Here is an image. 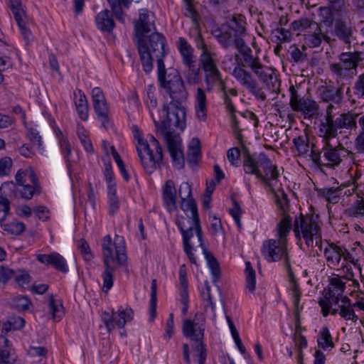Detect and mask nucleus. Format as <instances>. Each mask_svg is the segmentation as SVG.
Masks as SVG:
<instances>
[{
	"instance_id": "1",
	"label": "nucleus",
	"mask_w": 364,
	"mask_h": 364,
	"mask_svg": "<svg viewBox=\"0 0 364 364\" xmlns=\"http://www.w3.org/2000/svg\"><path fill=\"white\" fill-rule=\"evenodd\" d=\"M268 187L274 196V202L281 211L282 218L276 228L277 238L265 240L262 244V254L264 259L270 262L284 259L292 290L294 306L298 309L301 291L291 268L287 252V236L292 228L291 218L288 214L289 209V200L281 183H268Z\"/></svg>"
},
{
	"instance_id": "2",
	"label": "nucleus",
	"mask_w": 364,
	"mask_h": 364,
	"mask_svg": "<svg viewBox=\"0 0 364 364\" xmlns=\"http://www.w3.org/2000/svg\"><path fill=\"white\" fill-rule=\"evenodd\" d=\"M163 112L166 114V118L161 123L154 118L157 134L164 138L174 164L178 167H182L184 164V157L181 138L174 132V129L178 128L183 131L186 127L185 109L180 105L171 102L167 106H163Z\"/></svg>"
},
{
	"instance_id": "3",
	"label": "nucleus",
	"mask_w": 364,
	"mask_h": 364,
	"mask_svg": "<svg viewBox=\"0 0 364 364\" xmlns=\"http://www.w3.org/2000/svg\"><path fill=\"white\" fill-rule=\"evenodd\" d=\"M102 248L105 267L102 275L103 279L102 290L107 292L113 285V272L116 268L114 263L124 265L127 262V257L124 237L115 235L112 240L110 235H106L103 238Z\"/></svg>"
},
{
	"instance_id": "4",
	"label": "nucleus",
	"mask_w": 364,
	"mask_h": 364,
	"mask_svg": "<svg viewBox=\"0 0 364 364\" xmlns=\"http://www.w3.org/2000/svg\"><path fill=\"white\" fill-rule=\"evenodd\" d=\"M137 48L140 60L145 73H149L153 69V60L156 59L157 68L161 73L164 68L165 56V38L156 32H152L148 37L142 36L137 38Z\"/></svg>"
},
{
	"instance_id": "5",
	"label": "nucleus",
	"mask_w": 364,
	"mask_h": 364,
	"mask_svg": "<svg viewBox=\"0 0 364 364\" xmlns=\"http://www.w3.org/2000/svg\"><path fill=\"white\" fill-rule=\"evenodd\" d=\"M356 117L350 112L341 113L334 105L329 104L320 121L319 136L323 140H331L338 136V129L355 128Z\"/></svg>"
},
{
	"instance_id": "6",
	"label": "nucleus",
	"mask_w": 364,
	"mask_h": 364,
	"mask_svg": "<svg viewBox=\"0 0 364 364\" xmlns=\"http://www.w3.org/2000/svg\"><path fill=\"white\" fill-rule=\"evenodd\" d=\"M291 29L298 31V36L303 33L304 45L302 46V49L304 50L306 49V46L314 48L319 47L323 41L330 44L336 41L327 30L322 28L321 23L306 17L294 21L291 23Z\"/></svg>"
},
{
	"instance_id": "7",
	"label": "nucleus",
	"mask_w": 364,
	"mask_h": 364,
	"mask_svg": "<svg viewBox=\"0 0 364 364\" xmlns=\"http://www.w3.org/2000/svg\"><path fill=\"white\" fill-rule=\"evenodd\" d=\"M134 137L137 140L136 150L145 171L151 174L162 164V148L159 141L151 136L150 143L144 140L137 127H132Z\"/></svg>"
},
{
	"instance_id": "8",
	"label": "nucleus",
	"mask_w": 364,
	"mask_h": 364,
	"mask_svg": "<svg viewBox=\"0 0 364 364\" xmlns=\"http://www.w3.org/2000/svg\"><path fill=\"white\" fill-rule=\"evenodd\" d=\"M205 325V316L203 314L197 313L193 319H185L182 326L183 334L191 340L193 350L198 358V364H205L207 356L203 341Z\"/></svg>"
},
{
	"instance_id": "9",
	"label": "nucleus",
	"mask_w": 364,
	"mask_h": 364,
	"mask_svg": "<svg viewBox=\"0 0 364 364\" xmlns=\"http://www.w3.org/2000/svg\"><path fill=\"white\" fill-rule=\"evenodd\" d=\"M243 168L246 174L255 176L259 181L267 182L269 180H278L279 171L264 154L258 157L251 156L248 152L243 159Z\"/></svg>"
},
{
	"instance_id": "10",
	"label": "nucleus",
	"mask_w": 364,
	"mask_h": 364,
	"mask_svg": "<svg viewBox=\"0 0 364 364\" xmlns=\"http://www.w3.org/2000/svg\"><path fill=\"white\" fill-rule=\"evenodd\" d=\"M338 60L339 62L329 65V70L336 77L337 83L357 75V68L363 65L364 53L357 50L343 52L338 55Z\"/></svg>"
},
{
	"instance_id": "11",
	"label": "nucleus",
	"mask_w": 364,
	"mask_h": 364,
	"mask_svg": "<svg viewBox=\"0 0 364 364\" xmlns=\"http://www.w3.org/2000/svg\"><path fill=\"white\" fill-rule=\"evenodd\" d=\"M293 231L296 238L299 240L303 239L308 247L314 245V240L316 245L321 242V229L317 216L301 214L294 220Z\"/></svg>"
},
{
	"instance_id": "12",
	"label": "nucleus",
	"mask_w": 364,
	"mask_h": 364,
	"mask_svg": "<svg viewBox=\"0 0 364 364\" xmlns=\"http://www.w3.org/2000/svg\"><path fill=\"white\" fill-rule=\"evenodd\" d=\"M161 71L160 73L158 70V77L161 86L169 93L173 104L181 105L188 97V92L181 75L176 70H170L166 75L165 67L161 69Z\"/></svg>"
},
{
	"instance_id": "13",
	"label": "nucleus",
	"mask_w": 364,
	"mask_h": 364,
	"mask_svg": "<svg viewBox=\"0 0 364 364\" xmlns=\"http://www.w3.org/2000/svg\"><path fill=\"white\" fill-rule=\"evenodd\" d=\"M344 279L346 277H341L338 275L331 278L328 289L325 291L323 296L318 300V304L324 317L329 314L332 304H338L341 299L345 296H343L346 289Z\"/></svg>"
},
{
	"instance_id": "14",
	"label": "nucleus",
	"mask_w": 364,
	"mask_h": 364,
	"mask_svg": "<svg viewBox=\"0 0 364 364\" xmlns=\"http://www.w3.org/2000/svg\"><path fill=\"white\" fill-rule=\"evenodd\" d=\"M197 46L201 50L199 61L205 73V82L209 86V84H213L216 80L220 79V71L218 67L217 54L208 48L203 39H200Z\"/></svg>"
},
{
	"instance_id": "15",
	"label": "nucleus",
	"mask_w": 364,
	"mask_h": 364,
	"mask_svg": "<svg viewBox=\"0 0 364 364\" xmlns=\"http://www.w3.org/2000/svg\"><path fill=\"white\" fill-rule=\"evenodd\" d=\"M235 58L237 62V65L232 70L233 77L257 99L264 101L267 98L266 95L262 89L258 86L257 80L254 79L252 74L245 69L247 67L243 65V60L238 54H235Z\"/></svg>"
},
{
	"instance_id": "16",
	"label": "nucleus",
	"mask_w": 364,
	"mask_h": 364,
	"mask_svg": "<svg viewBox=\"0 0 364 364\" xmlns=\"http://www.w3.org/2000/svg\"><path fill=\"white\" fill-rule=\"evenodd\" d=\"M289 92V105L293 111L301 112L305 119L317 118L319 114V105L316 101L301 97L293 85L290 86Z\"/></svg>"
},
{
	"instance_id": "17",
	"label": "nucleus",
	"mask_w": 364,
	"mask_h": 364,
	"mask_svg": "<svg viewBox=\"0 0 364 364\" xmlns=\"http://www.w3.org/2000/svg\"><path fill=\"white\" fill-rule=\"evenodd\" d=\"M243 65L249 68L257 78L267 84L272 85L274 87V82L277 81V77L273 70L263 65L258 56L251 55L243 60Z\"/></svg>"
},
{
	"instance_id": "18",
	"label": "nucleus",
	"mask_w": 364,
	"mask_h": 364,
	"mask_svg": "<svg viewBox=\"0 0 364 364\" xmlns=\"http://www.w3.org/2000/svg\"><path fill=\"white\" fill-rule=\"evenodd\" d=\"M325 144L322 149L323 159L326 161L325 165L328 166H336L341 164L343 158L350 157L353 159V153L339 144L338 146H333L330 144V140H323Z\"/></svg>"
},
{
	"instance_id": "19",
	"label": "nucleus",
	"mask_w": 364,
	"mask_h": 364,
	"mask_svg": "<svg viewBox=\"0 0 364 364\" xmlns=\"http://www.w3.org/2000/svg\"><path fill=\"white\" fill-rule=\"evenodd\" d=\"M176 224L181 232L194 228L196 240L200 245H202V228L198 214L179 215L176 219Z\"/></svg>"
},
{
	"instance_id": "20",
	"label": "nucleus",
	"mask_w": 364,
	"mask_h": 364,
	"mask_svg": "<svg viewBox=\"0 0 364 364\" xmlns=\"http://www.w3.org/2000/svg\"><path fill=\"white\" fill-rule=\"evenodd\" d=\"M134 23L136 39L156 31L154 18L146 9L140 11L139 19L136 20Z\"/></svg>"
},
{
	"instance_id": "21",
	"label": "nucleus",
	"mask_w": 364,
	"mask_h": 364,
	"mask_svg": "<svg viewBox=\"0 0 364 364\" xmlns=\"http://www.w3.org/2000/svg\"><path fill=\"white\" fill-rule=\"evenodd\" d=\"M132 316L133 311L132 309L113 312L111 316L108 313H105L103 321L108 331H111L115 326L119 328L124 327L127 321L132 319Z\"/></svg>"
},
{
	"instance_id": "22",
	"label": "nucleus",
	"mask_w": 364,
	"mask_h": 364,
	"mask_svg": "<svg viewBox=\"0 0 364 364\" xmlns=\"http://www.w3.org/2000/svg\"><path fill=\"white\" fill-rule=\"evenodd\" d=\"M355 27L344 20L337 19L333 23L334 36L344 44L350 46L351 42L355 39Z\"/></svg>"
},
{
	"instance_id": "23",
	"label": "nucleus",
	"mask_w": 364,
	"mask_h": 364,
	"mask_svg": "<svg viewBox=\"0 0 364 364\" xmlns=\"http://www.w3.org/2000/svg\"><path fill=\"white\" fill-rule=\"evenodd\" d=\"M92 97L95 111L98 117L101 119L103 127H105L106 123L109 121V109L102 90L99 87H95L92 91Z\"/></svg>"
},
{
	"instance_id": "24",
	"label": "nucleus",
	"mask_w": 364,
	"mask_h": 364,
	"mask_svg": "<svg viewBox=\"0 0 364 364\" xmlns=\"http://www.w3.org/2000/svg\"><path fill=\"white\" fill-rule=\"evenodd\" d=\"M324 257L326 259L327 265L333 269L337 267H346V265L342 262L343 250L342 248L334 243H327L323 250Z\"/></svg>"
},
{
	"instance_id": "25",
	"label": "nucleus",
	"mask_w": 364,
	"mask_h": 364,
	"mask_svg": "<svg viewBox=\"0 0 364 364\" xmlns=\"http://www.w3.org/2000/svg\"><path fill=\"white\" fill-rule=\"evenodd\" d=\"M10 7L14 14L15 20L21 29V34L24 39L28 41L31 36V31L26 26V15L21 8L20 0H9Z\"/></svg>"
},
{
	"instance_id": "26",
	"label": "nucleus",
	"mask_w": 364,
	"mask_h": 364,
	"mask_svg": "<svg viewBox=\"0 0 364 364\" xmlns=\"http://www.w3.org/2000/svg\"><path fill=\"white\" fill-rule=\"evenodd\" d=\"M319 97L324 102L329 104L340 105L343 99V87H338L329 85L322 87L319 90Z\"/></svg>"
},
{
	"instance_id": "27",
	"label": "nucleus",
	"mask_w": 364,
	"mask_h": 364,
	"mask_svg": "<svg viewBox=\"0 0 364 364\" xmlns=\"http://www.w3.org/2000/svg\"><path fill=\"white\" fill-rule=\"evenodd\" d=\"M37 259L46 265H51L55 269L65 273L68 271L66 260L58 252H53L50 254H39Z\"/></svg>"
},
{
	"instance_id": "28",
	"label": "nucleus",
	"mask_w": 364,
	"mask_h": 364,
	"mask_svg": "<svg viewBox=\"0 0 364 364\" xmlns=\"http://www.w3.org/2000/svg\"><path fill=\"white\" fill-rule=\"evenodd\" d=\"M181 233L183 235L184 251L188 255L190 262L193 264H196V260L195 257L193 256L192 250H193L194 247L197 246L201 247V248L203 249V247H205L203 244V240H202V245H200L199 242H197V240H196V233L194 232V228L182 231Z\"/></svg>"
},
{
	"instance_id": "29",
	"label": "nucleus",
	"mask_w": 364,
	"mask_h": 364,
	"mask_svg": "<svg viewBox=\"0 0 364 364\" xmlns=\"http://www.w3.org/2000/svg\"><path fill=\"white\" fill-rule=\"evenodd\" d=\"M162 198L166 210L172 213L177 210V189L174 183H166L163 188Z\"/></svg>"
},
{
	"instance_id": "30",
	"label": "nucleus",
	"mask_w": 364,
	"mask_h": 364,
	"mask_svg": "<svg viewBox=\"0 0 364 364\" xmlns=\"http://www.w3.org/2000/svg\"><path fill=\"white\" fill-rule=\"evenodd\" d=\"M195 112L196 117L200 121H205L207 118V97L205 91L198 87L195 95Z\"/></svg>"
},
{
	"instance_id": "31",
	"label": "nucleus",
	"mask_w": 364,
	"mask_h": 364,
	"mask_svg": "<svg viewBox=\"0 0 364 364\" xmlns=\"http://www.w3.org/2000/svg\"><path fill=\"white\" fill-rule=\"evenodd\" d=\"M360 185L357 183L352 188L353 193H355L358 199L353 203V205L346 210V214L350 217L358 218L364 215V193L359 190Z\"/></svg>"
},
{
	"instance_id": "32",
	"label": "nucleus",
	"mask_w": 364,
	"mask_h": 364,
	"mask_svg": "<svg viewBox=\"0 0 364 364\" xmlns=\"http://www.w3.org/2000/svg\"><path fill=\"white\" fill-rule=\"evenodd\" d=\"M345 184H341L338 187H328L318 188L315 187L318 196L324 198L328 202L332 203H337L340 196L343 194V189L345 188Z\"/></svg>"
},
{
	"instance_id": "33",
	"label": "nucleus",
	"mask_w": 364,
	"mask_h": 364,
	"mask_svg": "<svg viewBox=\"0 0 364 364\" xmlns=\"http://www.w3.org/2000/svg\"><path fill=\"white\" fill-rule=\"evenodd\" d=\"M340 310V316L345 321H350L353 323H356L359 320L351 301L348 296H344L341 299Z\"/></svg>"
},
{
	"instance_id": "34",
	"label": "nucleus",
	"mask_w": 364,
	"mask_h": 364,
	"mask_svg": "<svg viewBox=\"0 0 364 364\" xmlns=\"http://www.w3.org/2000/svg\"><path fill=\"white\" fill-rule=\"evenodd\" d=\"M0 343L4 347L0 349V364H14L18 357L14 353H11L9 348V339L0 336Z\"/></svg>"
},
{
	"instance_id": "35",
	"label": "nucleus",
	"mask_w": 364,
	"mask_h": 364,
	"mask_svg": "<svg viewBox=\"0 0 364 364\" xmlns=\"http://www.w3.org/2000/svg\"><path fill=\"white\" fill-rule=\"evenodd\" d=\"M96 23L97 28L102 31H111L114 23L110 16V11L108 9L100 12L96 16Z\"/></svg>"
},
{
	"instance_id": "36",
	"label": "nucleus",
	"mask_w": 364,
	"mask_h": 364,
	"mask_svg": "<svg viewBox=\"0 0 364 364\" xmlns=\"http://www.w3.org/2000/svg\"><path fill=\"white\" fill-rule=\"evenodd\" d=\"M14 189L20 196L26 200L31 199L36 193H40V186L37 183L25 184V183H14Z\"/></svg>"
},
{
	"instance_id": "37",
	"label": "nucleus",
	"mask_w": 364,
	"mask_h": 364,
	"mask_svg": "<svg viewBox=\"0 0 364 364\" xmlns=\"http://www.w3.org/2000/svg\"><path fill=\"white\" fill-rule=\"evenodd\" d=\"M75 97L78 99L75 101V106L79 117L82 120H87L88 117V105L85 94L81 90L75 92Z\"/></svg>"
},
{
	"instance_id": "38",
	"label": "nucleus",
	"mask_w": 364,
	"mask_h": 364,
	"mask_svg": "<svg viewBox=\"0 0 364 364\" xmlns=\"http://www.w3.org/2000/svg\"><path fill=\"white\" fill-rule=\"evenodd\" d=\"M9 183L3 184L0 187V223L5 220L10 213V202L6 198L7 193L6 189Z\"/></svg>"
},
{
	"instance_id": "39",
	"label": "nucleus",
	"mask_w": 364,
	"mask_h": 364,
	"mask_svg": "<svg viewBox=\"0 0 364 364\" xmlns=\"http://www.w3.org/2000/svg\"><path fill=\"white\" fill-rule=\"evenodd\" d=\"M318 346L323 350H331L334 347L331 334L327 327H323L317 338Z\"/></svg>"
},
{
	"instance_id": "40",
	"label": "nucleus",
	"mask_w": 364,
	"mask_h": 364,
	"mask_svg": "<svg viewBox=\"0 0 364 364\" xmlns=\"http://www.w3.org/2000/svg\"><path fill=\"white\" fill-rule=\"evenodd\" d=\"M179 50L183 56V63L186 65L196 63L193 59V49L183 38H180L179 41Z\"/></svg>"
},
{
	"instance_id": "41",
	"label": "nucleus",
	"mask_w": 364,
	"mask_h": 364,
	"mask_svg": "<svg viewBox=\"0 0 364 364\" xmlns=\"http://www.w3.org/2000/svg\"><path fill=\"white\" fill-rule=\"evenodd\" d=\"M110 150H111V154L117 164L120 173H122V175L123 176L124 180H125V181H129V180L137 181L138 178H137L136 174L134 173H133L134 177H132L131 173L126 169L125 165H124L122 159H121L120 155L118 154V152L117 151V150L115 149L114 146H112L110 147Z\"/></svg>"
},
{
	"instance_id": "42",
	"label": "nucleus",
	"mask_w": 364,
	"mask_h": 364,
	"mask_svg": "<svg viewBox=\"0 0 364 364\" xmlns=\"http://www.w3.org/2000/svg\"><path fill=\"white\" fill-rule=\"evenodd\" d=\"M339 11H336L331 5L329 6L321 7L318 11L321 23H323L328 26H331L335 20V13Z\"/></svg>"
},
{
	"instance_id": "43",
	"label": "nucleus",
	"mask_w": 364,
	"mask_h": 364,
	"mask_svg": "<svg viewBox=\"0 0 364 364\" xmlns=\"http://www.w3.org/2000/svg\"><path fill=\"white\" fill-rule=\"evenodd\" d=\"M133 0H107L115 17L119 21H123L122 6L129 7Z\"/></svg>"
},
{
	"instance_id": "44",
	"label": "nucleus",
	"mask_w": 364,
	"mask_h": 364,
	"mask_svg": "<svg viewBox=\"0 0 364 364\" xmlns=\"http://www.w3.org/2000/svg\"><path fill=\"white\" fill-rule=\"evenodd\" d=\"M48 306L50 311L52 314L53 319L55 321H59L63 314V306L61 303L57 302L53 295L48 296Z\"/></svg>"
},
{
	"instance_id": "45",
	"label": "nucleus",
	"mask_w": 364,
	"mask_h": 364,
	"mask_svg": "<svg viewBox=\"0 0 364 364\" xmlns=\"http://www.w3.org/2000/svg\"><path fill=\"white\" fill-rule=\"evenodd\" d=\"M243 36H244L235 35L234 40V45L235 48L242 55V60H245L246 58H248L252 55V51L251 48L245 44V41L242 38Z\"/></svg>"
},
{
	"instance_id": "46",
	"label": "nucleus",
	"mask_w": 364,
	"mask_h": 364,
	"mask_svg": "<svg viewBox=\"0 0 364 364\" xmlns=\"http://www.w3.org/2000/svg\"><path fill=\"white\" fill-rule=\"evenodd\" d=\"M245 274L247 288L250 292H253L256 287V274L250 262L245 263Z\"/></svg>"
},
{
	"instance_id": "47",
	"label": "nucleus",
	"mask_w": 364,
	"mask_h": 364,
	"mask_svg": "<svg viewBox=\"0 0 364 364\" xmlns=\"http://www.w3.org/2000/svg\"><path fill=\"white\" fill-rule=\"evenodd\" d=\"M188 70L186 75V80L189 85H196L200 81V68L196 63L187 65Z\"/></svg>"
},
{
	"instance_id": "48",
	"label": "nucleus",
	"mask_w": 364,
	"mask_h": 364,
	"mask_svg": "<svg viewBox=\"0 0 364 364\" xmlns=\"http://www.w3.org/2000/svg\"><path fill=\"white\" fill-rule=\"evenodd\" d=\"M108 196L109 203V213L114 214L119 208L118 198L116 196V186L114 183L108 186Z\"/></svg>"
},
{
	"instance_id": "49",
	"label": "nucleus",
	"mask_w": 364,
	"mask_h": 364,
	"mask_svg": "<svg viewBox=\"0 0 364 364\" xmlns=\"http://www.w3.org/2000/svg\"><path fill=\"white\" fill-rule=\"evenodd\" d=\"M1 228L11 235H20L25 230V225L21 222L13 221L10 223L1 224Z\"/></svg>"
},
{
	"instance_id": "50",
	"label": "nucleus",
	"mask_w": 364,
	"mask_h": 364,
	"mask_svg": "<svg viewBox=\"0 0 364 364\" xmlns=\"http://www.w3.org/2000/svg\"><path fill=\"white\" fill-rule=\"evenodd\" d=\"M77 136L78 138L84 146V149L89 154H92L94 152V149L92 146V144L88 137L87 132L85 130L83 127H78L77 128Z\"/></svg>"
},
{
	"instance_id": "51",
	"label": "nucleus",
	"mask_w": 364,
	"mask_h": 364,
	"mask_svg": "<svg viewBox=\"0 0 364 364\" xmlns=\"http://www.w3.org/2000/svg\"><path fill=\"white\" fill-rule=\"evenodd\" d=\"M203 252L207 260L208 264L211 269L212 274L214 277H218L220 273V268L217 259L205 247H203Z\"/></svg>"
},
{
	"instance_id": "52",
	"label": "nucleus",
	"mask_w": 364,
	"mask_h": 364,
	"mask_svg": "<svg viewBox=\"0 0 364 364\" xmlns=\"http://www.w3.org/2000/svg\"><path fill=\"white\" fill-rule=\"evenodd\" d=\"M23 174L27 175V180H29L31 182H38L39 180L34 169L29 166L18 171L15 176L16 182H22Z\"/></svg>"
},
{
	"instance_id": "53",
	"label": "nucleus",
	"mask_w": 364,
	"mask_h": 364,
	"mask_svg": "<svg viewBox=\"0 0 364 364\" xmlns=\"http://www.w3.org/2000/svg\"><path fill=\"white\" fill-rule=\"evenodd\" d=\"M185 3L184 15L192 19L195 24H197L199 20V15L195 9L193 1L194 0H183Z\"/></svg>"
},
{
	"instance_id": "54",
	"label": "nucleus",
	"mask_w": 364,
	"mask_h": 364,
	"mask_svg": "<svg viewBox=\"0 0 364 364\" xmlns=\"http://www.w3.org/2000/svg\"><path fill=\"white\" fill-rule=\"evenodd\" d=\"M12 305L18 311H23L29 309L31 301L26 296H18L13 299Z\"/></svg>"
},
{
	"instance_id": "55",
	"label": "nucleus",
	"mask_w": 364,
	"mask_h": 364,
	"mask_svg": "<svg viewBox=\"0 0 364 364\" xmlns=\"http://www.w3.org/2000/svg\"><path fill=\"white\" fill-rule=\"evenodd\" d=\"M181 208L183 214H198L196 203L193 198L181 200Z\"/></svg>"
},
{
	"instance_id": "56",
	"label": "nucleus",
	"mask_w": 364,
	"mask_h": 364,
	"mask_svg": "<svg viewBox=\"0 0 364 364\" xmlns=\"http://www.w3.org/2000/svg\"><path fill=\"white\" fill-rule=\"evenodd\" d=\"M156 291H157V284L156 280L153 279L151 282V300H150V315L151 318L153 319L156 316Z\"/></svg>"
},
{
	"instance_id": "57",
	"label": "nucleus",
	"mask_w": 364,
	"mask_h": 364,
	"mask_svg": "<svg viewBox=\"0 0 364 364\" xmlns=\"http://www.w3.org/2000/svg\"><path fill=\"white\" fill-rule=\"evenodd\" d=\"M202 296L204 301L205 310L207 311L208 309L210 308L211 309V311L214 312L215 306L212 300L210 287L208 284H205V288L202 291Z\"/></svg>"
},
{
	"instance_id": "58",
	"label": "nucleus",
	"mask_w": 364,
	"mask_h": 364,
	"mask_svg": "<svg viewBox=\"0 0 364 364\" xmlns=\"http://www.w3.org/2000/svg\"><path fill=\"white\" fill-rule=\"evenodd\" d=\"M289 53L291 60L294 63H303L306 60V54L301 51L296 45L290 47Z\"/></svg>"
},
{
	"instance_id": "59",
	"label": "nucleus",
	"mask_w": 364,
	"mask_h": 364,
	"mask_svg": "<svg viewBox=\"0 0 364 364\" xmlns=\"http://www.w3.org/2000/svg\"><path fill=\"white\" fill-rule=\"evenodd\" d=\"M77 247L86 261H90L93 258L90 246L84 239L78 241Z\"/></svg>"
},
{
	"instance_id": "60",
	"label": "nucleus",
	"mask_w": 364,
	"mask_h": 364,
	"mask_svg": "<svg viewBox=\"0 0 364 364\" xmlns=\"http://www.w3.org/2000/svg\"><path fill=\"white\" fill-rule=\"evenodd\" d=\"M13 161L10 157L5 156L0 159V176H7L10 173Z\"/></svg>"
},
{
	"instance_id": "61",
	"label": "nucleus",
	"mask_w": 364,
	"mask_h": 364,
	"mask_svg": "<svg viewBox=\"0 0 364 364\" xmlns=\"http://www.w3.org/2000/svg\"><path fill=\"white\" fill-rule=\"evenodd\" d=\"M227 157L230 163L237 166L240 163V151L238 148H231L227 152Z\"/></svg>"
},
{
	"instance_id": "62",
	"label": "nucleus",
	"mask_w": 364,
	"mask_h": 364,
	"mask_svg": "<svg viewBox=\"0 0 364 364\" xmlns=\"http://www.w3.org/2000/svg\"><path fill=\"white\" fill-rule=\"evenodd\" d=\"M275 31L277 33V35L276 36L277 40L280 43L289 42L291 41V33L289 30H287L282 27H278L277 28L275 29Z\"/></svg>"
},
{
	"instance_id": "63",
	"label": "nucleus",
	"mask_w": 364,
	"mask_h": 364,
	"mask_svg": "<svg viewBox=\"0 0 364 364\" xmlns=\"http://www.w3.org/2000/svg\"><path fill=\"white\" fill-rule=\"evenodd\" d=\"M232 23L233 24L231 26V28L235 31V35L245 36L246 34L245 22L242 20H237L236 18H234Z\"/></svg>"
},
{
	"instance_id": "64",
	"label": "nucleus",
	"mask_w": 364,
	"mask_h": 364,
	"mask_svg": "<svg viewBox=\"0 0 364 364\" xmlns=\"http://www.w3.org/2000/svg\"><path fill=\"white\" fill-rule=\"evenodd\" d=\"M354 89L356 95L361 97H364V73L358 77Z\"/></svg>"
}]
</instances>
